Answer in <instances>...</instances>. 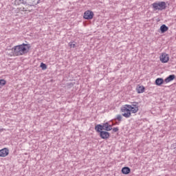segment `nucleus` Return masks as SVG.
I'll return each instance as SVG.
<instances>
[{"mask_svg": "<svg viewBox=\"0 0 176 176\" xmlns=\"http://www.w3.org/2000/svg\"><path fill=\"white\" fill-rule=\"evenodd\" d=\"M30 49V44L23 43L21 45H16L12 47L14 56H24Z\"/></svg>", "mask_w": 176, "mask_h": 176, "instance_id": "1", "label": "nucleus"}, {"mask_svg": "<svg viewBox=\"0 0 176 176\" xmlns=\"http://www.w3.org/2000/svg\"><path fill=\"white\" fill-rule=\"evenodd\" d=\"M138 109H135V107H131L130 104H125L121 108V112H124L122 116L129 118L131 116V112L132 113H137Z\"/></svg>", "mask_w": 176, "mask_h": 176, "instance_id": "2", "label": "nucleus"}, {"mask_svg": "<svg viewBox=\"0 0 176 176\" xmlns=\"http://www.w3.org/2000/svg\"><path fill=\"white\" fill-rule=\"evenodd\" d=\"M96 131H100V130H104L105 131H111L112 130V125L109 123L106 122L102 124H98L95 126Z\"/></svg>", "mask_w": 176, "mask_h": 176, "instance_id": "3", "label": "nucleus"}, {"mask_svg": "<svg viewBox=\"0 0 176 176\" xmlns=\"http://www.w3.org/2000/svg\"><path fill=\"white\" fill-rule=\"evenodd\" d=\"M152 6L154 10H164L167 8L166 2L159 1L158 3H153Z\"/></svg>", "mask_w": 176, "mask_h": 176, "instance_id": "4", "label": "nucleus"}, {"mask_svg": "<svg viewBox=\"0 0 176 176\" xmlns=\"http://www.w3.org/2000/svg\"><path fill=\"white\" fill-rule=\"evenodd\" d=\"M100 131H97V133H100V137L102 140H108L109 137H111V134L107 131H102L99 129Z\"/></svg>", "mask_w": 176, "mask_h": 176, "instance_id": "5", "label": "nucleus"}, {"mask_svg": "<svg viewBox=\"0 0 176 176\" xmlns=\"http://www.w3.org/2000/svg\"><path fill=\"white\" fill-rule=\"evenodd\" d=\"M94 16V13L93 11L87 10L84 13L83 18L85 20H91L93 17Z\"/></svg>", "mask_w": 176, "mask_h": 176, "instance_id": "6", "label": "nucleus"}, {"mask_svg": "<svg viewBox=\"0 0 176 176\" xmlns=\"http://www.w3.org/2000/svg\"><path fill=\"white\" fill-rule=\"evenodd\" d=\"M160 60L163 63H168V60H170V56H168V54L163 53L160 56Z\"/></svg>", "mask_w": 176, "mask_h": 176, "instance_id": "7", "label": "nucleus"}, {"mask_svg": "<svg viewBox=\"0 0 176 176\" xmlns=\"http://www.w3.org/2000/svg\"><path fill=\"white\" fill-rule=\"evenodd\" d=\"M8 155H9V149L7 148H4L0 150V157H6Z\"/></svg>", "mask_w": 176, "mask_h": 176, "instance_id": "8", "label": "nucleus"}, {"mask_svg": "<svg viewBox=\"0 0 176 176\" xmlns=\"http://www.w3.org/2000/svg\"><path fill=\"white\" fill-rule=\"evenodd\" d=\"M174 79H175V75L172 74L168 76L166 78H165L164 82L166 83H170V82L174 80Z\"/></svg>", "mask_w": 176, "mask_h": 176, "instance_id": "9", "label": "nucleus"}, {"mask_svg": "<svg viewBox=\"0 0 176 176\" xmlns=\"http://www.w3.org/2000/svg\"><path fill=\"white\" fill-rule=\"evenodd\" d=\"M164 82V80L162 78H158L155 80V85L157 86H161Z\"/></svg>", "mask_w": 176, "mask_h": 176, "instance_id": "10", "label": "nucleus"}, {"mask_svg": "<svg viewBox=\"0 0 176 176\" xmlns=\"http://www.w3.org/2000/svg\"><path fill=\"white\" fill-rule=\"evenodd\" d=\"M160 31L162 34H164V32H167V31H168V27L166 25H162L160 27Z\"/></svg>", "mask_w": 176, "mask_h": 176, "instance_id": "11", "label": "nucleus"}, {"mask_svg": "<svg viewBox=\"0 0 176 176\" xmlns=\"http://www.w3.org/2000/svg\"><path fill=\"white\" fill-rule=\"evenodd\" d=\"M130 171H131V170L129 167H124L122 168V174H125V175L130 174Z\"/></svg>", "mask_w": 176, "mask_h": 176, "instance_id": "12", "label": "nucleus"}, {"mask_svg": "<svg viewBox=\"0 0 176 176\" xmlns=\"http://www.w3.org/2000/svg\"><path fill=\"white\" fill-rule=\"evenodd\" d=\"M137 91H138V94H141V93H144V91H145V87H144V86L138 87Z\"/></svg>", "mask_w": 176, "mask_h": 176, "instance_id": "13", "label": "nucleus"}, {"mask_svg": "<svg viewBox=\"0 0 176 176\" xmlns=\"http://www.w3.org/2000/svg\"><path fill=\"white\" fill-rule=\"evenodd\" d=\"M14 2L15 5H21V3L25 5V3H27V1H25V0H15Z\"/></svg>", "mask_w": 176, "mask_h": 176, "instance_id": "14", "label": "nucleus"}, {"mask_svg": "<svg viewBox=\"0 0 176 176\" xmlns=\"http://www.w3.org/2000/svg\"><path fill=\"white\" fill-rule=\"evenodd\" d=\"M131 107L132 108H135V109H138V108H139V107H138V102H132V104H131Z\"/></svg>", "mask_w": 176, "mask_h": 176, "instance_id": "15", "label": "nucleus"}, {"mask_svg": "<svg viewBox=\"0 0 176 176\" xmlns=\"http://www.w3.org/2000/svg\"><path fill=\"white\" fill-rule=\"evenodd\" d=\"M41 68H42V69H47V66L46 65V64L41 63V65H40Z\"/></svg>", "mask_w": 176, "mask_h": 176, "instance_id": "16", "label": "nucleus"}, {"mask_svg": "<svg viewBox=\"0 0 176 176\" xmlns=\"http://www.w3.org/2000/svg\"><path fill=\"white\" fill-rule=\"evenodd\" d=\"M6 85V80L2 79L0 80V86H5Z\"/></svg>", "mask_w": 176, "mask_h": 176, "instance_id": "17", "label": "nucleus"}, {"mask_svg": "<svg viewBox=\"0 0 176 176\" xmlns=\"http://www.w3.org/2000/svg\"><path fill=\"white\" fill-rule=\"evenodd\" d=\"M116 119L118 120V122H122V115L120 114L117 115V118Z\"/></svg>", "mask_w": 176, "mask_h": 176, "instance_id": "18", "label": "nucleus"}, {"mask_svg": "<svg viewBox=\"0 0 176 176\" xmlns=\"http://www.w3.org/2000/svg\"><path fill=\"white\" fill-rule=\"evenodd\" d=\"M69 46L70 47H74V48H75V47H76V44H75V43H69Z\"/></svg>", "mask_w": 176, "mask_h": 176, "instance_id": "19", "label": "nucleus"}, {"mask_svg": "<svg viewBox=\"0 0 176 176\" xmlns=\"http://www.w3.org/2000/svg\"><path fill=\"white\" fill-rule=\"evenodd\" d=\"M113 133H118L119 131V128L118 127H115L112 129Z\"/></svg>", "mask_w": 176, "mask_h": 176, "instance_id": "20", "label": "nucleus"}, {"mask_svg": "<svg viewBox=\"0 0 176 176\" xmlns=\"http://www.w3.org/2000/svg\"><path fill=\"white\" fill-rule=\"evenodd\" d=\"M38 3H41V0H36V1H34V5H38Z\"/></svg>", "mask_w": 176, "mask_h": 176, "instance_id": "21", "label": "nucleus"}, {"mask_svg": "<svg viewBox=\"0 0 176 176\" xmlns=\"http://www.w3.org/2000/svg\"><path fill=\"white\" fill-rule=\"evenodd\" d=\"M0 131H3V129H0Z\"/></svg>", "mask_w": 176, "mask_h": 176, "instance_id": "22", "label": "nucleus"}, {"mask_svg": "<svg viewBox=\"0 0 176 176\" xmlns=\"http://www.w3.org/2000/svg\"><path fill=\"white\" fill-rule=\"evenodd\" d=\"M23 10L24 11V8H23Z\"/></svg>", "mask_w": 176, "mask_h": 176, "instance_id": "23", "label": "nucleus"}]
</instances>
